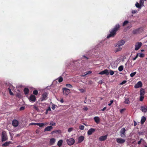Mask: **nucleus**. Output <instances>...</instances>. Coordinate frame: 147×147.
Segmentation results:
<instances>
[{
	"instance_id": "nucleus-60",
	"label": "nucleus",
	"mask_w": 147,
	"mask_h": 147,
	"mask_svg": "<svg viewBox=\"0 0 147 147\" xmlns=\"http://www.w3.org/2000/svg\"><path fill=\"white\" fill-rule=\"evenodd\" d=\"M106 109V107H104L102 109V111H104Z\"/></svg>"
},
{
	"instance_id": "nucleus-12",
	"label": "nucleus",
	"mask_w": 147,
	"mask_h": 147,
	"mask_svg": "<svg viewBox=\"0 0 147 147\" xmlns=\"http://www.w3.org/2000/svg\"><path fill=\"white\" fill-rule=\"evenodd\" d=\"M142 84L141 82H138L134 86L135 88H137L141 87L142 86Z\"/></svg>"
},
{
	"instance_id": "nucleus-32",
	"label": "nucleus",
	"mask_w": 147,
	"mask_h": 147,
	"mask_svg": "<svg viewBox=\"0 0 147 147\" xmlns=\"http://www.w3.org/2000/svg\"><path fill=\"white\" fill-rule=\"evenodd\" d=\"M79 128L80 129L83 130L84 128V127L83 125H80L79 126Z\"/></svg>"
},
{
	"instance_id": "nucleus-19",
	"label": "nucleus",
	"mask_w": 147,
	"mask_h": 147,
	"mask_svg": "<svg viewBox=\"0 0 147 147\" xmlns=\"http://www.w3.org/2000/svg\"><path fill=\"white\" fill-rule=\"evenodd\" d=\"M141 110L142 111L144 112H147V106L141 107Z\"/></svg>"
},
{
	"instance_id": "nucleus-4",
	"label": "nucleus",
	"mask_w": 147,
	"mask_h": 147,
	"mask_svg": "<svg viewBox=\"0 0 147 147\" xmlns=\"http://www.w3.org/2000/svg\"><path fill=\"white\" fill-rule=\"evenodd\" d=\"M142 43L140 42H136L135 45V50L136 51L138 50L142 45Z\"/></svg>"
},
{
	"instance_id": "nucleus-40",
	"label": "nucleus",
	"mask_w": 147,
	"mask_h": 147,
	"mask_svg": "<svg viewBox=\"0 0 147 147\" xmlns=\"http://www.w3.org/2000/svg\"><path fill=\"white\" fill-rule=\"evenodd\" d=\"M109 72L111 75H113L114 74V71L111 70H110Z\"/></svg>"
},
{
	"instance_id": "nucleus-22",
	"label": "nucleus",
	"mask_w": 147,
	"mask_h": 147,
	"mask_svg": "<svg viewBox=\"0 0 147 147\" xmlns=\"http://www.w3.org/2000/svg\"><path fill=\"white\" fill-rule=\"evenodd\" d=\"M63 142V140H60L58 142L57 145L59 147H60L62 145Z\"/></svg>"
},
{
	"instance_id": "nucleus-21",
	"label": "nucleus",
	"mask_w": 147,
	"mask_h": 147,
	"mask_svg": "<svg viewBox=\"0 0 147 147\" xmlns=\"http://www.w3.org/2000/svg\"><path fill=\"white\" fill-rule=\"evenodd\" d=\"M47 94L46 93H44L42 94V98L41 100L43 101L45 100L47 97Z\"/></svg>"
},
{
	"instance_id": "nucleus-61",
	"label": "nucleus",
	"mask_w": 147,
	"mask_h": 147,
	"mask_svg": "<svg viewBox=\"0 0 147 147\" xmlns=\"http://www.w3.org/2000/svg\"><path fill=\"white\" fill-rule=\"evenodd\" d=\"M16 147H22V146H21L19 145V146H17Z\"/></svg>"
},
{
	"instance_id": "nucleus-10",
	"label": "nucleus",
	"mask_w": 147,
	"mask_h": 147,
	"mask_svg": "<svg viewBox=\"0 0 147 147\" xmlns=\"http://www.w3.org/2000/svg\"><path fill=\"white\" fill-rule=\"evenodd\" d=\"M19 122L16 120H14L12 121V125L15 127L18 126V125Z\"/></svg>"
},
{
	"instance_id": "nucleus-16",
	"label": "nucleus",
	"mask_w": 147,
	"mask_h": 147,
	"mask_svg": "<svg viewBox=\"0 0 147 147\" xmlns=\"http://www.w3.org/2000/svg\"><path fill=\"white\" fill-rule=\"evenodd\" d=\"M12 143V142L11 141L7 142L3 144L2 146L6 147L9 146L10 144Z\"/></svg>"
},
{
	"instance_id": "nucleus-45",
	"label": "nucleus",
	"mask_w": 147,
	"mask_h": 147,
	"mask_svg": "<svg viewBox=\"0 0 147 147\" xmlns=\"http://www.w3.org/2000/svg\"><path fill=\"white\" fill-rule=\"evenodd\" d=\"M137 10H132L131 12L132 13L134 14L136 13L137 12Z\"/></svg>"
},
{
	"instance_id": "nucleus-5",
	"label": "nucleus",
	"mask_w": 147,
	"mask_h": 147,
	"mask_svg": "<svg viewBox=\"0 0 147 147\" xmlns=\"http://www.w3.org/2000/svg\"><path fill=\"white\" fill-rule=\"evenodd\" d=\"M67 142L69 145H71L74 143L75 140L73 138H70L67 140Z\"/></svg>"
},
{
	"instance_id": "nucleus-47",
	"label": "nucleus",
	"mask_w": 147,
	"mask_h": 147,
	"mask_svg": "<svg viewBox=\"0 0 147 147\" xmlns=\"http://www.w3.org/2000/svg\"><path fill=\"white\" fill-rule=\"evenodd\" d=\"M55 108V105L53 104L52 105V109L53 110H54Z\"/></svg>"
},
{
	"instance_id": "nucleus-55",
	"label": "nucleus",
	"mask_w": 147,
	"mask_h": 147,
	"mask_svg": "<svg viewBox=\"0 0 147 147\" xmlns=\"http://www.w3.org/2000/svg\"><path fill=\"white\" fill-rule=\"evenodd\" d=\"M37 123H31L30 125H37Z\"/></svg>"
},
{
	"instance_id": "nucleus-6",
	"label": "nucleus",
	"mask_w": 147,
	"mask_h": 147,
	"mask_svg": "<svg viewBox=\"0 0 147 147\" xmlns=\"http://www.w3.org/2000/svg\"><path fill=\"white\" fill-rule=\"evenodd\" d=\"M125 43V41L123 40H120L117 43L116 46L118 47H120L123 45Z\"/></svg>"
},
{
	"instance_id": "nucleus-43",
	"label": "nucleus",
	"mask_w": 147,
	"mask_h": 147,
	"mask_svg": "<svg viewBox=\"0 0 147 147\" xmlns=\"http://www.w3.org/2000/svg\"><path fill=\"white\" fill-rule=\"evenodd\" d=\"M73 130V128L72 127H71L69 128L68 129V131L69 132H70L71 131H72Z\"/></svg>"
},
{
	"instance_id": "nucleus-38",
	"label": "nucleus",
	"mask_w": 147,
	"mask_h": 147,
	"mask_svg": "<svg viewBox=\"0 0 147 147\" xmlns=\"http://www.w3.org/2000/svg\"><path fill=\"white\" fill-rule=\"evenodd\" d=\"M136 74V72H134L133 73H131V74H130V76L131 77H133L134 76V75Z\"/></svg>"
},
{
	"instance_id": "nucleus-48",
	"label": "nucleus",
	"mask_w": 147,
	"mask_h": 147,
	"mask_svg": "<svg viewBox=\"0 0 147 147\" xmlns=\"http://www.w3.org/2000/svg\"><path fill=\"white\" fill-rule=\"evenodd\" d=\"M126 82V81L124 80V81H123L122 82H121V83L120 84V85H123V84H125V83Z\"/></svg>"
},
{
	"instance_id": "nucleus-36",
	"label": "nucleus",
	"mask_w": 147,
	"mask_h": 147,
	"mask_svg": "<svg viewBox=\"0 0 147 147\" xmlns=\"http://www.w3.org/2000/svg\"><path fill=\"white\" fill-rule=\"evenodd\" d=\"M78 90L82 93H84L85 92V90L83 89H79Z\"/></svg>"
},
{
	"instance_id": "nucleus-51",
	"label": "nucleus",
	"mask_w": 147,
	"mask_h": 147,
	"mask_svg": "<svg viewBox=\"0 0 147 147\" xmlns=\"http://www.w3.org/2000/svg\"><path fill=\"white\" fill-rule=\"evenodd\" d=\"M50 124L51 125H55V123L51 122L50 123Z\"/></svg>"
},
{
	"instance_id": "nucleus-17",
	"label": "nucleus",
	"mask_w": 147,
	"mask_h": 147,
	"mask_svg": "<svg viewBox=\"0 0 147 147\" xmlns=\"http://www.w3.org/2000/svg\"><path fill=\"white\" fill-rule=\"evenodd\" d=\"M53 129V127L50 126L46 127L44 129V131H50L51 130Z\"/></svg>"
},
{
	"instance_id": "nucleus-15",
	"label": "nucleus",
	"mask_w": 147,
	"mask_h": 147,
	"mask_svg": "<svg viewBox=\"0 0 147 147\" xmlns=\"http://www.w3.org/2000/svg\"><path fill=\"white\" fill-rule=\"evenodd\" d=\"M84 136H81L79 137L78 139V143H80L82 142L84 140Z\"/></svg>"
},
{
	"instance_id": "nucleus-64",
	"label": "nucleus",
	"mask_w": 147,
	"mask_h": 147,
	"mask_svg": "<svg viewBox=\"0 0 147 147\" xmlns=\"http://www.w3.org/2000/svg\"><path fill=\"white\" fill-rule=\"evenodd\" d=\"M48 111H47V110H46V114H47V113H48Z\"/></svg>"
},
{
	"instance_id": "nucleus-34",
	"label": "nucleus",
	"mask_w": 147,
	"mask_h": 147,
	"mask_svg": "<svg viewBox=\"0 0 147 147\" xmlns=\"http://www.w3.org/2000/svg\"><path fill=\"white\" fill-rule=\"evenodd\" d=\"M66 86L68 88H72V85L70 84H67L66 85Z\"/></svg>"
},
{
	"instance_id": "nucleus-30",
	"label": "nucleus",
	"mask_w": 147,
	"mask_h": 147,
	"mask_svg": "<svg viewBox=\"0 0 147 147\" xmlns=\"http://www.w3.org/2000/svg\"><path fill=\"white\" fill-rule=\"evenodd\" d=\"M144 3V0H140V4L141 6H143Z\"/></svg>"
},
{
	"instance_id": "nucleus-39",
	"label": "nucleus",
	"mask_w": 147,
	"mask_h": 147,
	"mask_svg": "<svg viewBox=\"0 0 147 147\" xmlns=\"http://www.w3.org/2000/svg\"><path fill=\"white\" fill-rule=\"evenodd\" d=\"M63 80V78L61 77H60L58 78V81L59 82H62Z\"/></svg>"
},
{
	"instance_id": "nucleus-18",
	"label": "nucleus",
	"mask_w": 147,
	"mask_h": 147,
	"mask_svg": "<svg viewBox=\"0 0 147 147\" xmlns=\"http://www.w3.org/2000/svg\"><path fill=\"white\" fill-rule=\"evenodd\" d=\"M30 100L34 102L36 100L35 96L33 95H32L30 97Z\"/></svg>"
},
{
	"instance_id": "nucleus-53",
	"label": "nucleus",
	"mask_w": 147,
	"mask_h": 147,
	"mask_svg": "<svg viewBox=\"0 0 147 147\" xmlns=\"http://www.w3.org/2000/svg\"><path fill=\"white\" fill-rule=\"evenodd\" d=\"M24 107H22L20 108V110H23L24 109Z\"/></svg>"
},
{
	"instance_id": "nucleus-35",
	"label": "nucleus",
	"mask_w": 147,
	"mask_h": 147,
	"mask_svg": "<svg viewBox=\"0 0 147 147\" xmlns=\"http://www.w3.org/2000/svg\"><path fill=\"white\" fill-rule=\"evenodd\" d=\"M129 22L128 21H127V20H126V21H124L123 24V26H125V25L127 24Z\"/></svg>"
},
{
	"instance_id": "nucleus-26",
	"label": "nucleus",
	"mask_w": 147,
	"mask_h": 147,
	"mask_svg": "<svg viewBox=\"0 0 147 147\" xmlns=\"http://www.w3.org/2000/svg\"><path fill=\"white\" fill-rule=\"evenodd\" d=\"M135 6L139 8L140 9H141V7H142L141 6L140 4H139L138 2H137L135 4Z\"/></svg>"
},
{
	"instance_id": "nucleus-24",
	"label": "nucleus",
	"mask_w": 147,
	"mask_h": 147,
	"mask_svg": "<svg viewBox=\"0 0 147 147\" xmlns=\"http://www.w3.org/2000/svg\"><path fill=\"white\" fill-rule=\"evenodd\" d=\"M145 94V91L144 89H141L140 91V95H144Z\"/></svg>"
},
{
	"instance_id": "nucleus-54",
	"label": "nucleus",
	"mask_w": 147,
	"mask_h": 147,
	"mask_svg": "<svg viewBox=\"0 0 147 147\" xmlns=\"http://www.w3.org/2000/svg\"><path fill=\"white\" fill-rule=\"evenodd\" d=\"M88 108L87 107H85L83 109V110L85 111H87L88 110Z\"/></svg>"
},
{
	"instance_id": "nucleus-33",
	"label": "nucleus",
	"mask_w": 147,
	"mask_h": 147,
	"mask_svg": "<svg viewBox=\"0 0 147 147\" xmlns=\"http://www.w3.org/2000/svg\"><path fill=\"white\" fill-rule=\"evenodd\" d=\"M24 91L25 94H27L28 92V88H25L24 90Z\"/></svg>"
},
{
	"instance_id": "nucleus-2",
	"label": "nucleus",
	"mask_w": 147,
	"mask_h": 147,
	"mask_svg": "<svg viewBox=\"0 0 147 147\" xmlns=\"http://www.w3.org/2000/svg\"><path fill=\"white\" fill-rule=\"evenodd\" d=\"M1 138L2 142L6 141L7 140V134L5 131H3L2 132Z\"/></svg>"
},
{
	"instance_id": "nucleus-44",
	"label": "nucleus",
	"mask_w": 147,
	"mask_h": 147,
	"mask_svg": "<svg viewBox=\"0 0 147 147\" xmlns=\"http://www.w3.org/2000/svg\"><path fill=\"white\" fill-rule=\"evenodd\" d=\"M92 73L91 71H88L87 73H86L85 75L83 76H85L86 75L88 74H91Z\"/></svg>"
},
{
	"instance_id": "nucleus-63",
	"label": "nucleus",
	"mask_w": 147,
	"mask_h": 147,
	"mask_svg": "<svg viewBox=\"0 0 147 147\" xmlns=\"http://www.w3.org/2000/svg\"><path fill=\"white\" fill-rule=\"evenodd\" d=\"M141 51H142V52H143L144 51V50H141Z\"/></svg>"
},
{
	"instance_id": "nucleus-13",
	"label": "nucleus",
	"mask_w": 147,
	"mask_h": 147,
	"mask_svg": "<svg viewBox=\"0 0 147 147\" xmlns=\"http://www.w3.org/2000/svg\"><path fill=\"white\" fill-rule=\"evenodd\" d=\"M95 131V129L91 128L87 132V134L88 135H91L93 132Z\"/></svg>"
},
{
	"instance_id": "nucleus-8",
	"label": "nucleus",
	"mask_w": 147,
	"mask_h": 147,
	"mask_svg": "<svg viewBox=\"0 0 147 147\" xmlns=\"http://www.w3.org/2000/svg\"><path fill=\"white\" fill-rule=\"evenodd\" d=\"M117 142L120 144L123 143L125 142V140L123 139L118 138L116 139Z\"/></svg>"
},
{
	"instance_id": "nucleus-50",
	"label": "nucleus",
	"mask_w": 147,
	"mask_h": 147,
	"mask_svg": "<svg viewBox=\"0 0 147 147\" xmlns=\"http://www.w3.org/2000/svg\"><path fill=\"white\" fill-rule=\"evenodd\" d=\"M110 103L108 104V105H109V106H110L112 104V103L113 102V101L112 100H111L110 101Z\"/></svg>"
},
{
	"instance_id": "nucleus-23",
	"label": "nucleus",
	"mask_w": 147,
	"mask_h": 147,
	"mask_svg": "<svg viewBox=\"0 0 147 147\" xmlns=\"http://www.w3.org/2000/svg\"><path fill=\"white\" fill-rule=\"evenodd\" d=\"M94 120L97 123H98L100 122V119L99 117H94Z\"/></svg>"
},
{
	"instance_id": "nucleus-28",
	"label": "nucleus",
	"mask_w": 147,
	"mask_h": 147,
	"mask_svg": "<svg viewBox=\"0 0 147 147\" xmlns=\"http://www.w3.org/2000/svg\"><path fill=\"white\" fill-rule=\"evenodd\" d=\"M123 67L122 65L120 66L118 68V70L121 71H122L123 69Z\"/></svg>"
},
{
	"instance_id": "nucleus-58",
	"label": "nucleus",
	"mask_w": 147,
	"mask_h": 147,
	"mask_svg": "<svg viewBox=\"0 0 147 147\" xmlns=\"http://www.w3.org/2000/svg\"><path fill=\"white\" fill-rule=\"evenodd\" d=\"M36 132L37 134H38L39 133V131L38 130H36Z\"/></svg>"
},
{
	"instance_id": "nucleus-14",
	"label": "nucleus",
	"mask_w": 147,
	"mask_h": 147,
	"mask_svg": "<svg viewBox=\"0 0 147 147\" xmlns=\"http://www.w3.org/2000/svg\"><path fill=\"white\" fill-rule=\"evenodd\" d=\"M107 136L105 135V136H102L101 137H100L98 139V140L99 141H104L107 138Z\"/></svg>"
},
{
	"instance_id": "nucleus-46",
	"label": "nucleus",
	"mask_w": 147,
	"mask_h": 147,
	"mask_svg": "<svg viewBox=\"0 0 147 147\" xmlns=\"http://www.w3.org/2000/svg\"><path fill=\"white\" fill-rule=\"evenodd\" d=\"M8 89L9 91V93L11 95H13V93L11 92V90L10 89V88H8Z\"/></svg>"
},
{
	"instance_id": "nucleus-3",
	"label": "nucleus",
	"mask_w": 147,
	"mask_h": 147,
	"mask_svg": "<svg viewBox=\"0 0 147 147\" xmlns=\"http://www.w3.org/2000/svg\"><path fill=\"white\" fill-rule=\"evenodd\" d=\"M62 90L63 94L65 95H67L70 92L69 89L66 88H63Z\"/></svg>"
},
{
	"instance_id": "nucleus-1",
	"label": "nucleus",
	"mask_w": 147,
	"mask_h": 147,
	"mask_svg": "<svg viewBox=\"0 0 147 147\" xmlns=\"http://www.w3.org/2000/svg\"><path fill=\"white\" fill-rule=\"evenodd\" d=\"M120 26L119 24L116 25L113 29L110 32V34L107 36V38H109L111 37H113L115 34L116 32L118 30Z\"/></svg>"
},
{
	"instance_id": "nucleus-31",
	"label": "nucleus",
	"mask_w": 147,
	"mask_h": 147,
	"mask_svg": "<svg viewBox=\"0 0 147 147\" xmlns=\"http://www.w3.org/2000/svg\"><path fill=\"white\" fill-rule=\"evenodd\" d=\"M124 102L125 104H128L129 103V101L128 98H126L125 99Z\"/></svg>"
},
{
	"instance_id": "nucleus-41",
	"label": "nucleus",
	"mask_w": 147,
	"mask_h": 147,
	"mask_svg": "<svg viewBox=\"0 0 147 147\" xmlns=\"http://www.w3.org/2000/svg\"><path fill=\"white\" fill-rule=\"evenodd\" d=\"M144 97L143 96V95H140V100L141 101H142L144 99Z\"/></svg>"
},
{
	"instance_id": "nucleus-62",
	"label": "nucleus",
	"mask_w": 147,
	"mask_h": 147,
	"mask_svg": "<svg viewBox=\"0 0 147 147\" xmlns=\"http://www.w3.org/2000/svg\"><path fill=\"white\" fill-rule=\"evenodd\" d=\"M123 111V109H122V110H121V112H122V111Z\"/></svg>"
},
{
	"instance_id": "nucleus-25",
	"label": "nucleus",
	"mask_w": 147,
	"mask_h": 147,
	"mask_svg": "<svg viewBox=\"0 0 147 147\" xmlns=\"http://www.w3.org/2000/svg\"><path fill=\"white\" fill-rule=\"evenodd\" d=\"M146 118L145 117H143L141 120V122L142 123V124H143L146 121Z\"/></svg>"
},
{
	"instance_id": "nucleus-7",
	"label": "nucleus",
	"mask_w": 147,
	"mask_h": 147,
	"mask_svg": "<svg viewBox=\"0 0 147 147\" xmlns=\"http://www.w3.org/2000/svg\"><path fill=\"white\" fill-rule=\"evenodd\" d=\"M99 74L101 75L103 74H105L107 75H108L109 74V70L107 69H105L101 72H100Z\"/></svg>"
},
{
	"instance_id": "nucleus-42",
	"label": "nucleus",
	"mask_w": 147,
	"mask_h": 147,
	"mask_svg": "<svg viewBox=\"0 0 147 147\" xmlns=\"http://www.w3.org/2000/svg\"><path fill=\"white\" fill-rule=\"evenodd\" d=\"M33 93L34 94L36 95L38 93V91L37 90H35L33 91Z\"/></svg>"
},
{
	"instance_id": "nucleus-37",
	"label": "nucleus",
	"mask_w": 147,
	"mask_h": 147,
	"mask_svg": "<svg viewBox=\"0 0 147 147\" xmlns=\"http://www.w3.org/2000/svg\"><path fill=\"white\" fill-rule=\"evenodd\" d=\"M122 48L121 47H119L116 50H115V52H117L121 50Z\"/></svg>"
},
{
	"instance_id": "nucleus-11",
	"label": "nucleus",
	"mask_w": 147,
	"mask_h": 147,
	"mask_svg": "<svg viewBox=\"0 0 147 147\" xmlns=\"http://www.w3.org/2000/svg\"><path fill=\"white\" fill-rule=\"evenodd\" d=\"M56 140L55 138H51L50 139L49 142V144L50 145H52L54 144L56 142Z\"/></svg>"
},
{
	"instance_id": "nucleus-57",
	"label": "nucleus",
	"mask_w": 147,
	"mask_h": 147,
	"mask_svg": "<svg viewBox=\"0 0 147 147\" xmlns=\"http://www.w3.org/2000/svg\"><path fill=\"white\" fill-rule=\"evenodd\" d=\"M60 102L62 103H63V99H61L60 100Z\"/></svg>"
},
{
	"instance_id": "nucleus-59",
	"label": "nucleus",
	"mask_w": 147,
	"mask_h": 147,
	"mask_svg": "<svg viewBox=\"0 0 147 147\" xmlns=\"http://www.w3.org/2000/svg\"><path fill=\"white\" fill-rule=\"evenodd\" d=\"M20 136V134H18L16 135V137H18V136Z\"/></svg>"
},
{
	"instance_id": "nucleus-9",
	"label": "nucleus",
	"mask_w": 147,
	"mask_h": 147,
	"mask_svg": "<svg viewBox=\"0 0 147 147\" xmlns=\"http://www.w3.org/2000/svg\"><path fill=\"white\" fill-rule=\"evenodd\" d=\"M125 128H123L121 129L120 131V135L122 137L124 138L125 136Z\"/></svg>"
},
{
	"instance_id": "nucleus-20",
	"label": "nucleus",
	"mask_w": 147,
	"mask_h": 147,
	"mask_svg": "<svg viewBox=\"0 0 147 147\" xmlns=\"http://www.w3.org/2000/svg\"><path fill=\"white\" fill-rule=\"evenodd\" d=\"M140 29V28H139L133 30V34H136L139 33V31Z\"/></svg>"
},
{
	"instance_id": "nucleus-52",
	"label": "nucleus",
	"mask_w": 147,
	"mask_h": 147,
	"mask_svg": "<svg viewBox=\"0 0 147 147\" xmlns=\"http://www.w3.org/2000/svg\"><path fill=\"white\" fill-rule=\"evenodd\" d=\"M138 54H137L136 57L133 59V60H134V61L138 57Z\"/></svg>"
},
{
	"instance_id": "nucleus-56",
	"label": "nucleus",
	"mask_w": 147,
	"mask_h": 147,
	"mask_svg": "<svg viewBox=\"0 0 147 147\" xmlns=\"http://www.w3.org/2000/svg\"><path fill=\"white\" fill-rule=\"evenodd\" d=\"M47 111H51V109L50 107H49V108L48 109H47Z\"/></svg>"
},
{
	"instance_id": "nucleus-29",
	"label": "nucleus",
	"mask_w": 147,
	"mask_h": 147,
	"mask_svg": "<svg viewBox=\"0 0 147 147\" xmlns=\"http://www.w3.org/2000/svg\"><path fill=\"white\" fill-rule=\"evenodd\" d=\"M137 54H138V56H139L140 57H144V54L142 53H137Z\"/></svg>"
},
{
	"instance_id": "nucleus-27",
	"label": "nucleus",
	"mask_w": 147,
	"mask_h": 147,
	"mask_svg": "<svg viewBox=\"0 0 147 147\" xmlns=\"http://www.w3.org/2000/svg\"><path fill=\"white\" fill-rule=\"evenodd\" d=\"M37 125L39 126L40 127L44 126L45 125V124L43 123H37Z\"/></svg>"
},
{
	"instance_id": "nucleus-49",
	"label": "nucleus",
	"mask_w": 147,
	"mask_h": 147,
	"mask_svg": "<svg viewBox=\"0 0 147 147\" xmlns=\"http://www.w3.org/2000/svg\"><path fill=\"white\" fill-rule=\"evenodd\" d=\"M143 140L141 138L140 140L138 142V144H141V142L143 141Z\"/></svg>"
}]
</instances>
